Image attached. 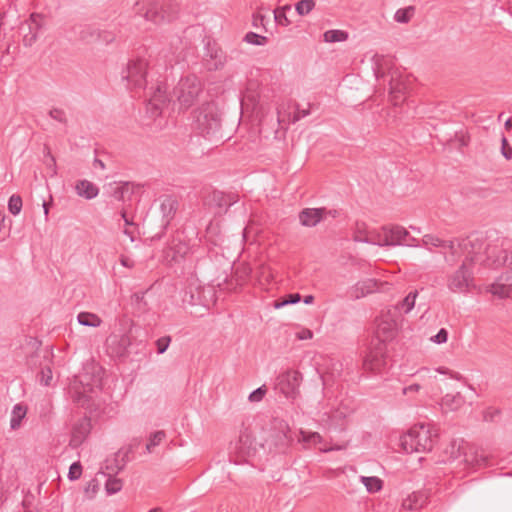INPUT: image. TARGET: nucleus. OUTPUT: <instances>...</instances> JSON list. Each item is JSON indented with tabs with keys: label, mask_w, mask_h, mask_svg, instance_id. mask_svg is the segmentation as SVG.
<instances>
[{
	"label": "nucleus",
	"mask_w": 512,
	"mask_h": 512,
	"mask_svg": "<svg viewBox=\"0 0 512 512\" xmlns=\"http://www.w3.org/2000/svg\"><path fill=\"white\" fill-rule=\"evenodd\" d=\"M458 248L466 254V258L461 266L447 277V287L453 293H466L475 287L470 266L477 262L482 264L481 251L484 249V242L479 237H467L458 242Z\"/></svg>",
	"instance_id": "obj_1"
},
{
	"label": "nucleus",
	"mask_w": 512,
	"mask_h": 512,
	"mask_svg": "<svg viewBox=\"0 0 512 512\" xmlns=\"http://www.w3.org/2000/svg\"><path fill=\"white\" fill-rule=\"evenodd\" d=\"M450 463L457 462L463 469L476 470L489 464L488 456L476 446L461 440H453L450 445Z\"/></svg>",
	"instance_id": "obj_2"
},
{
	"label": "nucleus",
	"mask_w": 512,
	"mask_h": 512,
	"mask_svg": "<svg viewBox=\"0 0 512 512\" xmlns=\"http://www.w3.org/2000/svg\"><path fill=\"white\" fill-rule=\"evenodd\" d=\"M144 18L155 24L170 22L176 18L179 8L174 0H140L135 4V12L144 11Z\"/></svg>",
	"instance_id": "obj_3"
},
{
	"label": "nucleus",
	"mask_w": 512,
	"mask_h": 512,
	"mask_svg": "<svg viewBox=\"0 0 512 512\" xmlns=\"http://www.w3.org/2000/svg\"><path fill=\"white\" fill-rule=\"evenodd\" d=\"M437 434L429 425L416 424L406 434L401 436L400 445L404 452H428L436 442Z\"/></svg>",
	"instance_id": "obj_4"
},
{
	"label": "nucleus",
	"mask_w": 512,
	"mask_h": 512,
	"mask_svg": "<svg viewBox=\"0 0 512 512\" xmlns=\"http://www.w3.org/2000/svg\"><path fill=\"white\" fill-rule=\"evenodd\" d=\"M101 388V378L88 372L76 375L70 385L69 393L74 403L81 407H89L93 395Z\"/></svg>",
	"instance_id": "obj_5"
},
{
	"label": "nucleus",
	"mask_w": 512,
	"mask_h": 512,
	"mask_svg": "<svg viewBox=\"0 0 512 512\" xmlns=\"http://www.w3.org/2000/svg\"><path fill=\"white\" fill-rule=\"evenodd\" d=\"M202 90L203 85L200 79L196 75H188L179 80L173 94L177 98L180 107L187 109L195 103Z\"/></svg>",
	"instance_id": "obj_6"
},
{
	"label": "nucleus",
	"mask_w": 512,
	"mask_h": 512,
	"mask_svg": "<svg viewBox=\"0 0 512 512\" xmlns=\"http://www.w3.org/2000/svg\"><path fill=\"white\" fill-rule=\"evenodd\" d=\"M149 62L145 57L131 59L122 71V78L127 81L130 90H141L146 87Z\"/></svg>",
	"instance_id": "obj_7"
},
{
	"label": "nucleus",
	"mask_w": 512,
	"mask_h": 512,
	"mask_svg": "<svg viewBox=\"0 0 512 512\" xmlns=\"http://www.w3.org/2000/svg\"><path fill=\"white\" fill-rule=\"evenodd\" d=\"M302 375L296 370H287L278 375L275 382V389L286 398L294 399L299 394V386Z\"/></svg>",
	"instance_id": "obj_8"
},
{
	"label": "nucleus",
	"mask_w": 512,
	"mask_h": 512,
	"mask_svg": "<svg viewBox=\"0 0 512 512\" xmlns=\"http://www.w3.org/2000/svg\"><path fill=\"white\" fill-rule=\"evenodd\" d=\"M196 128H217L221 125V113L213 103H207L194 111Z\"/></svg>",
	"instance_id": "obj_9"
},
{
	"label": "nucleus",
	"mask_w": 512,
	"mask_h": 512,
	"mask_svg": "<svg viewBox=\"0 0 512 512\" xmlns=\"http://www.w3.org/2000/svg\"><path fill=\"white\" fill-rule=\"evenodd\" d=\"M160 202V212L162 215L161 230L151 236L152 241L160 240L163 237L166 229L174 219L179 206L177 198L171 195L161 197Z\"/></svg>",
	"instance_id": "obj_10"
},
{
	"label": "nucleus",
	"mask_w": 512,
	"mask_h": 512,
	"mask_svg": "<svg viewBox=\"0 0 512 512\" xmlns=\"http://www.w3.org/2000/svg\"><path fill=\"white\" fill-rule=\"evenodd\" d=\"M396 314L389 309L387 312L382 313L381 317L377 320L376 339L377 342L381 341L385 344L386 341L392 340L397 333V320Z\"/></svg>",
	"instance_id": "obj_11"
},
{
	"label": "nucleus",
	"mask_w": 512,
	"mask_h": 512,
	"mask_svg": "<svg viewBox=\"0 0 512 512\" xmlns=\"http://www.w3.org/2000/svg\"><path fill=\"white\" fill-rule=\"evenodd\" d=\"M485 248L486 257L482 264L487 267L508 266L512 268V248L504 249L503 245H489Z\"/></svg>",
	"instance_id": "obj_12"
},
{
	"label": "nucleus",
	"mask_w": 512,
	"mask_h": 512,
	"mask_svg": "<svg viewBox=\"0 0 512 512\" xmlns=\"http://www.w3.org/2000/svg\"><path fill=\"white\" fill-rule=\"evenodd\" d=\"M131 345L127 334H110L105 341L107 354L114 359H125L128 356V347Z\"/></svg>",
	"instance_id": "obj_13"
},
{
	"label": "nucleus",
	"mask_w": 512,
	"mask_h": 512,
	"mask_svg": "<svg viewBox=\"0 0 512 512\" xmlns=\"http://www.w3.org/2000/svg\"><path fill=\"white\" fill-rule=\"evenodd\" d=\"M386 364V345L376 342L363 359V368L370 372H380Z\"/></svg>",
	"instance_id": "obj_14"
},
{
	"label": "nucleus",
	"mask_w": 512,
	"mask_h": 512,
	"mask_svg": "<svg viewBox=\"0 0 512 512\" xmlns=\"http://www.w3.org/2000/svg\"><path fill=\"white\" fill-rule=\"evenodd\" d=\"M309 114V110H300L296 103H286L279 106L277 110L278 123L283 126L295 124L300 118Z\"/></svg>",
	"instance_id": "obj_15"
},
{
	"label": "nucleus",
	"mask_w": 512,
	"mask_h": 512,
	"mask_svg": "<svg viewBox=\"0 0 512 512\" xmlns=\"http://www.w3.org/2000/svg\"><path fill=\"white\" fill-rule=\"evenodd\" d=\"M384 245H407L418 246L414 244L415 238L409 237L408 231L402 226H391L390 228L384 227Z\"/></svg>",
	"instance_id": "obj_16"
},
{
	"label": "nucleus",
	"mask_w": 512,
	"mask_h": 512,
	"mask_svg": "<svg viewBox=\"0 0 512 512\" xmlns=\"http://www.w3.org/2000/svg\"><path fill=\"white\" fill-rule=\"evenodd\" d=\"M226 55L215 42H208L205 47L204 65L208 71H216L224 67Z\"/></svg>",
	"instance_id": "obj_17"
},
{
	"label": "nucleus",
	"mask_w": 512,
	"mask_h": 512,
	"mask_svg": "<svg viewBox=\"0 0 512 512\" xmlns=\"http://www.w3.org/2000/svg\"><path fill=\"white\" fill-rule=\"evenodd\" d=\"M423 246L429 248L432 247H440V248H448L450 251V255L445 256V261L449 263L450 265H453L456 263V255L458 254V245H455V242L452 240H442L439 237L432 235V234H426L422 238Z\"/></svg>",
	"instance_id": "obj_18"
},
{
	"label": "nucleus",
	"mask_w": 512,
	"mask_h": 512,
	"mask_svg": "<svg viewBox=\"0 0 512 512\" xmlns=\"http://www.w3.org/2000/svg\"><path fill=\"white\" fill-rule=\"evenodd\" d=\"M42 21L41 15L31 14L29 20L22 25L21 30L24 32L23 44L26 47H31L37 41Z\"/></svg>",
	"instance_id": "obj_19"
},
{
	"label": "nucleus",
	"mask_w": 512,
	"mask_h": 512,
	"mask_svg": "<svg viewBox=\"0 0 512 512\" xmlns=\"http://www.w3.org/2000/svg\"><path fill=\"white\" fill-rule=\"evenodd\" d=\"M238 201V197L232 193L213 191L209 196V203L217 208L216 215L225 214L228 208Z\"/></svg>",
	"instance_id": "obj_20"
},
{
	"label": "nucleus",
	"mask_w": 512,
	"mask_h": 512,
	"mask_svg": "<svg viewBox=\"0 0 512 512\" xmlns=\"http://www.w3.org/2000/svg\"><path fill=\"white\" fill-rule=\"evenodd\" d=\"M327 216V209L321 208H304L298 214L299 222L304 227H315Z\"/></svg>",
	"instance_id": "obj_21"
},
{
	"label": "nucleus",
	"mask_w": 512,
	"mask_h": 512,
	"mask_svg": "<svg viewBox=\"0 0 512 512\" xmlns=\"http://www.w3.org/2000/svg\"><path fill=\"white\" fill-rule=\"evenodd\" d=\"M91 428L92 426L89 418L84 417L80 419L73 426L69 446L73 449L78 448L90 434Z\"/></svg>",
	"instance_id": "obj_22"
},
{
	"label": "nucleus",
	"mask_w": 512,
	"mask_h": 512,
	"mask_svg": "<svg viewBox=\"0 0 512 512\" xmlns=\"http://www.w3.org/2000/svg\"><path fill=\"white\" fill-rule=\"evenodd\" d=\"M168 101L165 90L158 85L146 105V112L150 117L155 118L161 114L163 106Z\"/></svg>",
	"instance_id": "obj_23"
},
{
	"label": "nucleus",
	"mask_w": 512,
	"mask_h": 512,
	"mask_svg": "<svg viewBox=\"0 0 512 512\" xmlns=\"http://www.w3.org/2000/svg\"><path fill=\"white\" fill-rule=\"evenodd\" d=\"M235 450L243 457L256 452L254 439L247 429L240 431L238 441L235 443Z\"/></svg>",
	"instance_id": "obj_24"
},
{
	"label": "nucleus",
	"mask_w": 512,
	"mask_h": 512,
	"mask_svg": "<svg viewBox=\"0 0 512 512\" xmlns=\"http://www.w3.org/2000/svg\"><path fill=\"white\" fill-rule=\"evenodd\" d=\"M470 141V136L468 134V130H457L454 132L453 137H443L439 138V142L444 146H447L448 149H461L464 146H467Z\"/></svg>",
	"instance_id": "obj_25"
},
{
	"label": "nucleus",
	"mask_w": 512,
	"mask_h": 512,
	"mask_svg": "<svg viewBox=\"0 0 512 512\" xmlns=\"http://www.w3.org/2000/svg\"><path fill=\"white\" fill-rule=\"evenodd\" d=\"M289 428L287 425H282L278 431L271 435V442L278 452H285L291 443V437L288 435Z\"/></svg>",
	"instance_id": "obj_26"
},
{
	"label": "nucleus",
	"mask_w": 512,
	"mask_h": 512,
	"mask_svg": "<svg viewBox=\"0 0 512 512\" xmlns=\"http://www.w3.org/2000/svg\"><path fill=\"white\" fill-rule=\"evenodd\" d=\"M259 102V93L257 91V84L250 82L242 94L241 107L242 109L254 110Z\"/></svg>",
	"instance_id": "obj_27"
},
{
	"label": "nucleus",
	"mask_w": 512,
	"mask_h": 512,
	"mask_svg": "<svg viewBox=\"0 0 512 512\" xmlns=\"http://www.w3.org/2000/svg\"><path fill=\"white\" fill-rule=\"evenodd\" d=\"M427 495L424 492H414L403 500L402 506L407 510H419L427 503Z\"/></svg>",
	"instance_id": "obj_28"
},
{
	"label": "nucleus",
	"mask_w": 512,
	"mask_h": 512,
	"mask_svg": "<svg viewBox=\"0 0 512 512\" xmlns=\"http://www.w3.org/2000/svg\"><path fill=\"white\" fill-rule=\"evenodd\" d=\"M75 190L80 197L88 200L95 198L99 193L98 187L88 180H79L76 183Z\"/></svg>",
	"instance_id": "obj_29"
},
{
	"label": "nucleus",
	"mask_w": 512,
	"mask_h": 512,
	"mask_svg": "<svg viewBox=\"0 0 512 512\" xmlns=\"http://www.w3.org/2000/svg\"><path fill=\"white\" fill-rule=\"evenodd\" d=\"M465 403V398L461 393L446 394L442 398V406L450 411H456L460 409Z\"/></svg>",
	"instance_id": "obj_30"
},
{
	"label": "nucleus",
	"mask_w": 512,
	"mask_h": 512,
	"mask_svg": "<svg viewBox=\"0 0 512 512\" xmlns=\"http://www.w3.org/2000/svg\"><path fill=\"white\" fill-rule=\"evenodd\" d=\"M405 89L406 86L399 81L390 83V100L395 107L405 101Z\"/></svg>",
	"instance_id": "obj_31"
},
{
	"label": "nucleus",
	"mask_w": 512,
	"mask_h": 512,
	"mask_svg": "<svg viewBox=\"0 0 512 512\" xmlns=\"http://www.w3.org/2000/svg\"><path fill=\"white\" fill-rule=\"evenodd\" d=\"M418 295L417 291L410 292L401 302H399L396 306L391 309L394 314L400 313L403 311L404 313L410 312L415 306V300Z\"/></svg>",
	"instance_id": "obj_32"
},
{
	"label": "nucleus",
	"mask_w": 512,
	"mask_h": 512,
	"mask_svg": "<svg viewBox=\"0 0 512 512\" xmlns=\"http://www.w3.org/2000/svg\"><path fill=\"white\" fill-rule=\"evenodd\" d=\"M27 408L22 404H16L11 413L10 427L16 430L20 427L22 419L26 416Z\"/></svg>",
	"instance_id": "obj_33"
},
{
	"label": "nucleus",
	"mask_w": 512,
	"mask_h": 512,
	"mask_svg": "<svg viewBox=\"0 0 512 512\" xmlns=\"http://www.w3.org/2000/svg\"><path fill=\"white\" fill-rule=\"evenodd\" d=\"M79 324L88 327H99L102 323L101 318L91 312H80L77 316Z\"/></svg>",
	"instance_id": "obj_34"
},
{
	"label": "nucleus",
	"mask_w": 512,
	"mask_h": 512,
	"mask_svg": "<svg viewBox=\"0 0 512 512\" xmlns=\"http://www.w3.org/2000/svg\"><path fill=\"white\" fill-rule=\"evenodd\" d=\"M415 11H416V9L414 6H407L405 8H400L395 12L394 20L397 23L407 24L411 21V19L415 15Z\"/></svg>",
	"instance_id": "obj_35"
},
{
	"label": "nucleus",
	"mask_w": 512,
	"mask_h": 512,
	"mask_svg": "<svg viewBox=\"0 0 512 512\" xmlns=\"http://www.w3.org/2000/svg\"><path fill=\"white\" fill-rule=\"evenodd\" d=\"M101 37V31L97 29L95 26L86 25L82 27L80 31V38L87 42H93Z\"/></svg>",
	"instance_id": "obj_36"
},
{
	"label": "nucleus",
	"mask_w": 512,
	"mask_h": 512,
	"mask_svg": "<svg viewBox=\"0 0 512 512\" xmlns=\"http://www.w3.org/2000/svg\"><path fill=\"white\" fill-rule=\"evenodd\" d=\"M361 482L366 487L367 491L370 493L378 492L383 487V481L378 477H361Z\"/></svg>",
	"instance_id": "obj_37"
},
{
	"label": "nucleus",
	"mask_w": 512,
	"mask_h": 512,
	"mask_svg": "<svg viewBox=\"0 0 512 512\" xmlns=\"http://www.w3.org/2000/svg\"><path fill=\"white\" fill-rule=\"evenodd\" d=\"M133 184L130 182H122L119 183L112 191V196L118 200L123 201L125 194L130 191V193H133Z\"/></svg>",
	"instance_id": "obj_38"
},
{
	"label": "nucleus",
	"mask_w": 512,
	"mask_h": 512,
	"mask_svg": "<svg viewBox=\"0 0 512 512\" xmlns=\"http://www.w3.org/2000/svg\"><path fill=\"white\" fill-rule=\"evenodd\" d=\"M323 36L324 41L329 43L342 42L348 38L347 32L342 30H328Z\"/></svg>",
	"instance_id": "obj_39"
},
{
	"label": "nucleus",
	"mask_w": 512,
	"mask_h": 512,
	"mask_svg": "<svg viewBox=\"0 0 512 512\" xmlns=\"http://www.w3.org/2000/svg\"><path fill=\"white\" fill-rule=\"evenodd\" d=\"M220 131L221 130H210V129L202 130L203 133L201 134V136L206 140L212 141L214 146L217 147L218 145L224 143L225 140L231 138V135H228L225 138L223 136L218 137L217 134Z\"/></svg>",
	"instance_id": "obj_40"
},
{
	"label": "nucleus",
	"mask_w": 512,
	"mask_h": 512,
	"mask_svg": "<svg viewBox=\"0 0 512 512\" xmlns=\"http://www.w3.org/2000/svg\"><path fill=\"white\" fill-rule=\"evenodd\" d=\"M300 439L299 441L306 443V444H313L318 445L323 442L322 436L318 432H307V431H300Z\"/></svg>",
	"instance_id": "obj_41"
},
{
	"label": "nucleus",
	"mask_w": 512,
	"mask_h": 512,
	"mask_svg": "<svg viewBox=\"0 0 512 512\" xmlns=\"http://www.w3.org/2000/svg\"><path fill=\"white\" fill-rule=\"evenodd\" d=\"M44 155L46 159L44 160V164L50 172V177H54L57 175V165L54 156L51 154L50 148L45 145L44 146Z\"/></svg>",
	"instance_id": "obj_42"
},
{
	"label": "nucleus",
	"mask_w": 512,
	"mask_h": 512,
	"mask_svg": "<svg viewBox=\"0 0 512 512\" xmlns=\"http://www.w3.org/2000/svg\"><path fill=\"white\" fill-rule=\"evenodd\" d=\"M315 5V0H300L295 4V10L300 16H305L315 8Z\"/></svg>",
	"instance_id": "obj_43"
},
{
	"label": "nucleus",
	"mask_w": 512,
	"mask_h": 512,
	"mask_svg": "<svg viewBox=\"0 0 512 512\" xmlns=\"http://www.w3.org/2000/svg\"><path fill=\"white\" fill-rule=\"evenodd\" d=\"M510 289L511 285L504 284V283H494L491 286V292L493 295L498 296L499 298H510Z\"/></svg>",
	"instance_id": "obj_44"
},
{
	"label": "nucleus",
	"mask_w": 512,
	"mask_h": 512,
	"mask_svg": "<svg viewBox=\"0 0 512 512\" xmlns=\"http://www.w3.org/2000/svg\"><path fill=\"white\" fill-rule=\"evenodd\" d=\"M166 437V434L163 430L156 431L152 433L149 437V441L146 444V451L151 453L153 448L158 446Z\"/></svg>",
	"instance_id": "obj_45"
},
{
	"label": "nucleus",
	"mask_w": 512,
	"mask_h": 512,
	"mask_svg": "<svg viewBox=\"0 0 512 512\" xmlns=\"http://www.w3.org/2000/svg\"><path fill=\"white\" fill-rule=\"evenodd\" d=\"M300 300H301V295L299 293L288 294V295L280 298L279 300L275 301L274 302V307L276 309H279V308H282V307H284L286 305L296 304Z\"/></svg>",
	"instance_id": "obj_46"
},
{
	"label": "nucleus",
	"mask_w": 512,
	"mask_h": 512,
	"mask_svg": "<svg viewBox=\"0 0 512 512\" xmlns=\"http://www.w3.org/2000/svg\"><path fill=\"white\" fill-rule=\"evenodd\" d=\"M123 483L119 478L109 477L105 483V490L108 495L115 494L122 489Z\"/></svg>",
	"instance_id": "obj_47"
},
{
	"label": "nucleus",
	"mask_w": 512,
	"mask_h": 512,
	"mask_svg": "<svg viewBox=\"0 0 512 512\" xmlns=\"http://www.w3.org/2000/svg\"><path fill=\"white\" fill-rule=\"evenodd\" d=\"M23 206L22 198L19 195H12L8 201V210L13 215H18Z\"/></svg>",
	"instance_id": "obj_48"
},
{
	"label": "nucleus",
	"mask_w": 512,
	"mask_h": 512,
	"mask_svg": "<svg viewBox=\"0 0 512 512\" xmlns=\"http://www.w3.org/2000/svg\"><path fill=\"white\" fill-rule=\"evenodd\" d=\"M38 381L44 385L49 386L52 380V370L49 366L41 368L40 372L37 374Z\"/></svg>",
	"instance_id": "obj_49"
},
{
	"label": "nucleus",
	"mask_w": 512,
	"mask_h": 512,
	"mask_svg": "<svg viewBox=\"0 0 512 512\" xmlns=\"http://www.w3.org/2000/svg\"><path fill=\"white\" fill-rule=\"evenodd\" d=\"M244 40L249 44L260 46V45H264L267 42V37L261 36L254 32H248L245 35Z\"/></svg>",
	"instance_id": "obj_50"
},
{
	"label": "nucleus",
	"mask_w": 512,
	"mask_h": 512,
	"mask_svg": "<svg viewBox=\"0 0 512 512\" xmlns=\"http://www.w3.org/2000/svg\"><path fill=\"white\" fill-rule=\"evenodd\" d=\"M99 489V484L96 479H91L84 488V493L87 499H92Z\"/></svg>",
	"instance_id": "obj_51"
},
{
	"label": "nucleus",
	"mask_w": 512,
	"mask_h": 512,
	"mask_svg": "<svg viewBox=\"0 0 512 512\" xmlns=\"http://www.w3.org/2000/svg\"><path fill=\"white\" fill-rule=\"evenodd\" d=\"M82 475V465L79 461L74 462L69 467L68 478L71 481L77 480Z\"/></svg>",
	"instance_id": "obj_52"
},
{
	"label": "nucleus",
	"mask_w": 512,
	"mask_h": 512,
	"mask_svg": "<svg viewBox=\"0 0 512 512\" xmlns=\"http://www.w3.org/2000/svg\"><path fill=\"white\" fill-rule=\"evenodd\" d=\"M171 343V337L170 336H163L156 340L155 345L157 348L158 354H163L168 349L169 345Z\"/></svg>",
	"instance_id": "obj_53"
},
{
	"label": "nucleus",
	"mask_w": 512,
	"mask_h": 512,
	"mask_svg": "<svg viewBox=\"0 0 512 512\" xmlns=\"http://www.w3.org/2000/svg\"><path fill=\"white\" fill-rule=\"evenodd\" d=\"M49 115L51 118L56 120L59 124H63V125L67 124L66 113L63 110L54 108V109L50 110Z\"/></svg>",
	"instance_id": "obj_54"
},
{
	"label": "nucleus",
	"mask_w": 512,
	"mask_h": 512,
	"mask_svg": "<svg viewBox=\"0 0 512 512\" xmlns=\"http://www.w3.org/2000/svg\"><path fill=\"white\" fill-rule=\"evenodd\" d=\"M501 153L505 159H512V147L510 146L507 138L504 135H502L501 137Z\"/></svg>",
	"instance_id": "obj_55"
},
{
	"label": "nucleus",
	"mask_w": 512,
	"mask_h": 512,
	"mask_svg": "<svg viewBox=\"0 0 512 512\" xmlns=\"http://www.w3.org/2000/svg\"><path fill=\"white\" fill-rule=\"evenodd\" d=\"M448 340V331L445 328H441L438 333L431 337V341L436 344L446 343Z\"/></svg>",
	"instance_id": "obj_56"
},
{
	"label": "nucleus",
	"mask_w": 512,
	"mask_h": 512,
	"mask_svg": "<svg viewBox=\"0 0 512 512\" xmlns=\"http://www.w3.org/2000/svg\"><path fill=\"white\" fill-rule=\"evenodd\" d=\"M274 19L277 24L282 26H288L291 24V21L287 18L286 13L277 9L274 11Z\"/></svg>",
	"instance_id": "obj_57"
},
{
	"label": "nucleus",
	"mask_w": 512,
	"mask_h": 512,
	"mask_svg": "<svg viewBox=\"0 0 512 512\" xmlns=\"http://www.w3.org/2000/svg\"><path fill=\"white\" fill-rule=\"evenodd\" d=\"M266 393V389L264 386L262 387H259L257 388L256 390H254L253 392L250 393L249 395V400L251 402H259L262 400V398L264 397Z\"/></svg>",
	"instance_id": "obj_58"
},
{
	"label": "nucleus",
	"mask_w": 512,
	"mask_h": 512,
	"mask_svg": "<svg viewBox=\"0 0 512 512\" xmlns=\"http://www.w3.org/2000/svg\"><path fill=\"white\" fill-rule=\"evenodd\" d=\"M170 249L174 251L173 259H176L177 255L183 257L188 251V247L186 246V244L182 243H179L178 245L175 246H171Z\"/></svg>",
	"instance_id": "obj_59"
},
{
	"label": "nucleus",
	"mask_w": 512,
	"mask_h": 512,
	"mask_svg": "<svg viewBox=\"0 0 512 512\" xmlns=\"http://www.w3.org/2000/svg\"><path fill=\"white\" fill-rule=\"evenodd\" d=\"M123 233L126 236H128L132 242H134L136 240V235L138 234V227L136 224H135V227H132V226L125 227V229L123 230Z\"/></svg>",
	"instance_id": "obj_60"
},
{
	"label": "nucleus",
	"mask_w": 512,
	"mask_h": 512,
	"mask_svg": "<svg viewBox=\"0 0 512 512\" xmlns=\"http://www.w3.org/2000/svg\"><path fill=\"white\" fill-rule=\"evenodd\" d=\"M296 337L299 340H308L313 337V333L309 329H302L301 331L297 332Z\"/></svg>",
	"instance_id": "obj_61"
},
{
	"label": "nucleus",
	"mask_w": 512,
	"mask_h": 512,
	"mask_svg": "<svg viewBox=\"0 0 512 512\" xmlns=\"http://www.w3.org/2000/svg\"><path fill=\"white\" fill-rule=\"evenodd\" d=\"M251 272H252V269L247 265H243L242 267H239L237 269V273H240L241 278L248 277L251 274Z\"/></svg>",
	"instance_id": "obj_62"
},
{
	"label": "nucleus",
	"mask_w": 512,
	"mask_h": 512,
	"mask_svg": "<svg viewBox=\"0 0 512 512\" xmlns=\"http://www.w3.org/2000/svg\"><path fill=\"white\" fill-rule=\"evenodd\" d=\"M376 281L375 280H368L363 283L364 287L366 288L367 293H371L376 288Z\"/></svg>",
	"instance_id": "obj_63"
},
{
	"label": "nucleus",
	"mask_w": 512,
	"mask_h": 512,
	"mask_svg": "<svg viewBox=\"0 0 512 512\" xmlns=\"http://www.w3.org/2000/svg\"><path fill=\"white\" fill-rule=\"evenodd\" d=\"M114 39V36L113 34L109 33V32H106V31H101V37L99 40L105 42V43H109L111 42L112 40Z\"/></svg>",
	"instance_id": "obj_64"
}]
</instances>
